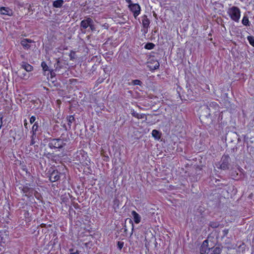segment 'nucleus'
<instances>
[{
  "mask_svg": "<svg viewBox=\"0 0 254 254\" xmlns=\"http://www.w3.org/2000/svg\"><path fill=\"white\" fill-rule=\"evenodd\" d=\"M67 120L68 121V125L70 127L71 126V124L75 121L74 118L73 116H69L67 118Z\"/></svg>",
  "mask_w": 254,
  "mask_h": 254,
  "instance_id": "obj_19",
  "label": "nucleus"
},
{
  "mask_svg": "<svg viewBox=\"0 0 254 254\" xmlns=\"http://www.w3.org/2000/svg\"><path fill=\"white\" fill-rule=\"evenodd\" d=\"M242 22L244 25L247 26L249 25V20L247 16H244L242 19Z\"/></svg>",
  "mask_w": 254,
  "mask_h": 254,
  "instance_id": "obj_25",
  "label": "nucleus"
},
{
  "mask_svg": "<svg viewBox=\"0 0 254 254\" xmlns=\"http://www.w3.org/2000/svg\"><path fill=\"white\" fill-rule=\"evenodd\" d=\"M0 240H1V242L3 243H5L6 242L5 239L3 237H1Z\"/></svg>",
  "mask_w": 254,
  "mask_h": 254,
  "instance_id": "obj_36",
  "label": "nucleus"
},
{
  "mask_svg": "<svg viewBox=\"0 0 254 254\" xmlns=\"http://www.w3.org/2000/svg\"><path fill=\"white\" fill-rule=\"evenodd\" d=\"M230 158L228 155L224 154L221 160L215 164V166L220 169L223 170H227L229 168Z\"/></svg>",
  "mask_w": 254,
  "mask_h": 254,
  "instance_id": "obj_2",
  "label": "nucleus"
},
{
  "mask_svg": "<svg viewBox=\"0 0 254 254\" xmlns=\"http://www.w3.org/2000/svg\"><path fill=\"white\" fill-rule=\"evenodd\" d=\"M39 127V126L38 122H35L34 124L33 125V126L32 127V130H31L30 133L36 134V132L38 131Z\"/></svg>",
  "mask_w": 254,
  "mask_h": 254,
  "instance_id": "obj_17",
  "label": "nucleus"
},
{
  "mask_svg": "<svg viewBox=\"0 0 254 254\" xmlns=\"http://www.w3.org/2000/svg\"><path fill=\"white\" fill-rule=\"evenodd\" d=\"M154 47L155 45L153 43H148L145 45L144 48L147 50H151L153 49L154 48Z\"/></svg>",
  "mask_w": 254,
  "mask_h": 254,
  "instance_id": "obj_22",
  "label": "nucleus"
},
{
  "mask_svg": "<svg viewBox=\"0 0 254 254\" xmlns=\"http://www.w3.org/2000/svg\"><path fill=\"white\" fill-rule=\"evenodd\" d=\"M130 10L133 12L134 17L138 15L140 13V7L138 4H131L129 5Z\"/></svg>",
  "mask_w": 254,
  "mask_h": 254,
  "instance_id": "obj_8",
  "label": "nucleus"
},
{
  "mask_svg": "<svg viewBox=\"0 0 254 254\" xmlns=\"http://www.w3.org/2000/svg\"><path fill=\"white\" fill-rule=\"evenodd\" d=\"M31 135L30 136L31 140L30 145H33L36 143V139H37L36 134V133H31Z\"/></svg>",
  "mask_w": 254,
  "mask_h": 254,
  "instance_id": "obj_18",
  "label": "nucleus"
},
{
  "mask_svg": "<svg viewBox=\"0 0 254 254\" xmlns=\"http://www.w3.org/2000/svg\"><path fill=\"white\" fill-rule=\"evenodd\" d=\"M51 74L52 75H54V73H53L52 71H51Z\"/></svg>",
  "mask_w": 254,
  "mask_h": 254,
  "instance_id": "obj_41",
  "label": "nucleus"
},
{
  "mask_svg": "<svg viewBox=\"0 0 254 254\" xmlns=\"http://www.w3.org/2000/svg\"><path fill=\"white\" fill-rule=\"evenodd\" d=\"M231 18L235 21H238L240 17V10L236 6H233L229 10Z\"/></svg>",
  "mask_w": 254,
  "mask_h": 254,
  "instance_id": "obj_5",
  "label": "nucleus"
},
{
  "mask_svg": "<svg viewBox=\"0 0 254 254\" xmlns=\"http://www.w3.org/2000/svg\"><path fill=\"white\" fill-rule=\"evenodd\" d=\"M131 114L133 117H135L136 118H138L139 115V114L136 113L134 110H131Z\"/></svg>",
  "mask_w": 254,
  "mask_h": 254,
  "instance_id": "obj_28",
  "label": "nucleus"
},
{
  "mask_svg": "<svg viewBox=\"0 0 254 254\" xmlns=\"http://www.w3.org/2000/svg\"><path fill=\"white\" fill-rule=\"evenodd\" d=\"M64 3V1L63 0H57L53 2V6L56 8H61Z\"/></svg>",
  "mask_w": 254,
  "mask_h": 254,
  "instance_id": "obj_15",
  "label": "nucleus"
},
{
  "mask_svg": "<svg viewBox=\"0 0 254 254\" xmlns=\"http://www.w3.org/2000/svg\"><path fill=\"white\" fill-rule=\"evenodd\" d=\"M250 44L253 47H254V37L253 36H249L247 38Z\"/></svg>",
  "mask_w": 254,
  "mask_h": 254,
  "instance_id": "obj_24",
  "label": "nucleus"
},
{
  "mask_svg": "<svg viewBox=\"0 0 254 254\" xmlns=\"http://www.w3.org/2000/svg\"><path fill=\"white\" fill-rule=\"evenodd\" d=\"M65 145L64 141L61 138L53 139L48 143L49 147L51 149H61Z\"/></svg>",
  "mask_w": 254,
  "mask_h": 254,
  "instance_id": "obj_4",
  "label": "nucleus"
},
{
  "mask_svg": "<svg viewBox=\"0 0 254 254\" xmlns=\"http://www.w3.org/2000/svg\"><path fill=\"white\" fill-rule=\"evenodd\" d=\"M142 83L141 81L138 79L133 80L132 81V84L140 85Z\"/></svg>",
  "mask_w": 254,
  "mask_h": 254,
  "instance_id": "obj_27",
  "label": "nucleus"
},
{
  "mask_svg": "<svg viewBox=\"0 0 254 254\" xmlns=\"http://www.w3.org/2000/svg\"><path fill=\"white\" fill-rule=\"evenodd\" d=\"M159 64H158L157 65H155V66H154L155 69L158 68L159 67Z\"/></svg>",
  "mask_w": 254,
  "mask_h": 254,
  "instance_id": "obj_38",
  "label": "nucleus"
},
{
  "mask_svg": "<svg viewBox=\"0 0 254 254\" xmlns=\"http://www.w3.org/2000/svg\"><path fill=\"white\" fill-rule=\"evenodd\" d=\"M2 116L1 115H0V128H1V126H2Z\"/></svg>",
  "mask_w": 254,
  "mask_h": 254,
  "instance_id": "obj_34",
  "label": "nucleus"
},
{
  "mask_svg": "<svg viewBox=\"0 0 254 254\" xmlns=\"http://www.w3.org/2000/svg\"><path fill=\"white\" fill-rule=\"evenodd\" d=\"M131 214L133 217L134 222L136 224H138L140 222L141 220L140 215L135 211H132L131 212Z\"/></svg>",
  "mask_w": 254,
  "mask_h": 254,
  "instance_id": "obj_14",
  "label": "nucleus"
},
{
  "mask_svg": "<svg viewBox=\"0 0 254 254\" xmlns=\"http://www.w3.org/2000/svg\"><path fill=\"white\" fill-rule=\"evenodd\" d=\"M220 226V224L218 222H210L209 223V226L212 228H216Z\"/></svg>",
  "mask_w": 254,
  "mask_h": 254,
  "instance_id": "obj_21",
  "label": "nucleus"
},
{
  "mask_svg": "<svg viewBox=\"0 0 254 254\" xmlns=\"http://www.w3.org/2000/svg\"><path fill=\"white\" fill-rule=\"evenodd\" d=\"M21 67L28 72L31 71L33 69V67L32 65L25 62L22 63Z\"/></svg>",
  "mask_w": 254,
  "mask_h": 254,
  "instance_id": "obj_13",
  "label": "nucleus"
},
{
  "mask_svg": "<svg viewBox=\"0 0 254 254\" xmlns=\"http://www.w3.org/2000/svg\"><path fill=\"white\" fill-rule=\"evenodd\" d=\"M137 119H144V121H145L147 120V116L144 114H139Z\"/></svg>",
  "mask_w": 254,
  "mask_h": 254,
  "instance_id": "obj_26",
  "label": "nucleus"
},
{
  "mask_svg": "<svg viewBox=\"0 0 254 254\" xmlns=\"http://www.w3.org/2000/svg\"><path fill=\"white\" fill-rule=\"evenodd\" d=\"M152 135L156 139L160 138V133L158 130L156 129H153L152 130Z\"/></svg>",
  "mask_w": 254,
  "mask_h": 254,
  "instance_id": "obj_20",
  "label": "nucleus"
},
{
  "mask_svg": "<svg viewBox=\"0 0 254 254\" xmlns=\"http://www.w3.org/2000/svg\"><path fill=\"white\" fill-rule=\"evenodd\" d=\"M207 107L210 113H211V122H213L219 115V106L217 103L212 102L209 103Z\"/></svg>",
  "mask_w": 254,
  "mask_h": 254,
  "instance_id": "obj_1",
  "label": "nucleus"
},
{
  "mask_svg": "<svg viewBox=\"0 0 254 254\" xmlns=\"http://www.w3.org/2000/svg\"><path fill=\"white\" fill-rule=\"evenodd\" d=\"M0 12L1 14L11 16L13 15L12 10L8 7H1L0 8Z\"/></svg>",
  "mask_w": 254,
  "mask_h": 254,
  "instance_id": "obj_11",
  "label": "nucleus"
},
{
  "mask_svg": "<svg viewBox=\"0 0 254 254\" xmlns=\"http://www.w3.org/2000/svg\"><path fill=\"white\" fill-rule=\"evenodd\" d=\"M51 74L52 75H54V73H53L52 71H51Z\"/></svg>",
  "mask_w": 254,
  "mask_h": 254,
  "instance_id": "obj_40",
  "label": "nucleus"
},
{
  "mask_svg": "<svg viewBox=\"0 0 254 254\" xmlns=\"http://www.w3.org/2000/svg\"><path fill=\"white\" fill-rule=\"evenodd\" d=\"M60 61L59 60H58L57 62V63H56L54 65V66L55 67V70H57V69H58L59 66V64H60Z\"/></svg>",
  "mask_w": 254,
  "mask_h": 254,
  "instance_id": "obj_32",
  "label": "nucleus"
},
{
  "mask_svg": "<svg viewBox=\"0 0 254 254\" xmlns=\"http://www.w3.org/2000/svg\"><path fill=\"white\" fill-rule=\"evenodd\" d=\"M229 230L228 229H224L223 230V237H226L228 234Z\"/></svg>",
  "mask_w": 254,
  "mask_h": 254,
  "instance_id": "obj_31",
  "label": "nucleus"
},
{
  "mask_svg": "<svg viewBox=\"0 0 254 254\" xmlns=\"http://www.w3.org/2000/svg\"><path fill=\"white\" fill-rule=\"evenodd\" d=\"M21 189V191L23 193L25 194V195H28L29 194H32L33 191H34V189L32 188H31L28 186H23L21 188H19Z\"/></svg>",
  "mask_w": 254,
  "mask_h": 254,
  "instance_id": "obj_9",
  "label": "nucleus"
},
{
  "mask_svg": "<svg viewBox=\"0 0 254 254\" xmlns=\"http://www.w3.org/2000/svg\"><path fill=\"white\" fill-rule=\"evenodd\" d=\"M24 122V127H25V128H27V122L26 120H25Z\"/></svg>",
  "mask_w": 254,
  "mask_h": 254,
  "instance_id": "obj_35",
  "label": "nucleus"
},
{
  "mask_svg": "<svg viewBox=\"0 0 254 254\" xmlns=\"http://www.w3.org/2000/svg\"><path fill=\"white\" fill-rule=\"evenodd\" d=\"M36 117L35 116H32L30 119V123L33 124L35 122Z\"/></svg>",
  "mask_w": 254,
  "mask_h": 254,
  "instance_id": "obj_30",
  "label": "nucleus"
},
{
  "mask_svg": "<svg viewBox=\"0 0 254 254\" xmlns=\"http://www.w3.org/2000/svg\"><path fill=\"white\" fill-rule=\"evenodd\" d=\"M128 221H129V223H131V224H132V230H133V224L132 223V220L130 219H128Z\"/></svg>",
  "mask_w": 254,
  "mask_h": 254,
  "instance_id": "obj_37",
  "label": "nucleus"
},
{
  "mask_svg": "<svg viewBox=\"0 0 254 254\" xmlns=\"http://www.w3.org/2000/svg\"><path fill=\"white\" fill-rule=\"evenodd\" d=\"M41 66L44 71H49V67L45 62H42L41 63Z\"/></svg>",
  "mask_w": 254,
  "mask_h": 254,
  "instance_id": "obj_23",
  "label": "nucleus"
},
{
  "mask_svg": "<svg viewBox=\"0 0 254 254\" xmlns=\"http://www.w3.org/2000/svg\"><path fill=\"white\" fill-rule=\"evenodd\" d=\"M32 42H33V41L30 39H24L21 41V44L25 49H28L30 48L29 43H31Z\"/></svg>",
  "mask_w": 254,
  "mask_h": 254,
  "instance_id": "obj_12",
  "label": "nucleus"
},
{
  "mask_svg": "<svg viewBox=\"0 0 254 254\" xmlns=\"http://www.w3.org/2000/svg\"><path fill=\"white\" fill-rule=\"evenodd\" d=\"M124 242L119 241L118 242V246L120 250H121L124 246Z\"/></svg>",
  "mask_w": 254,
  "mask_h": 254,
  "instance_id": "obj_29",
  "label": "nucleus"
},
{
  "mask_svg": "<svg viewBox=\"0 0 254 254\" xmlns=\"http://www.w3.org/2000/svg\"><path fill=\"white\" fill-rule=\"evenodd\" d=\"M59 172L58 171L54 170L50 176V180L52 182H55L60 179Z\"/></svg>",
  "mask_w": 254,
  "mask_h": 254,
  "instance_id": "obj_10",
  "label": "nucleus"
},
{
  "mask_svg": "<svg viewBox=\"0 0 254 254\" xmlns=\"http://www.w3.org/2000/svg\"><path fill=\"white\" fill-rule=\"evenodd\" d=\"M211 254H220L221 252V249L218 247L210 248Z\"/></svg>",
  "mask_w": 254,
  "mask_h": 254,
  "instance_id": "obj_16",
  "label": "nucleus"
},
{
  "mask_svg": "<svg viewBox=\"0 0 254 254\" xmlns=\"http://www.w3.org/2000/svg\"><path fill=\"white\" fill-rule=\"evenodd\" d=\"M25 75V74L23 73V77H24Z\"/></svg>",
  "mask_w": 254,
  "mask_h": 254,
  "instance_id": "obj_44",
  "label": "nucleus"
},
{
  "mask_svg": "<svg viewBox=\"0 0 254 254\" xmlns=\"http://www.w3.org/2000/svg\"><path fill=\"white\" fill-rule=\"evenodd\" d=\"M142 23L143 27L142 31L144 33V35H145L148 32V28L150 24V20L146 15H144L142 17Z\"/></svg>",
  "mask_w": 254,
  "mask_h": 254,
  "instance_id": "obj_6",
  "label": "nucleus"
},
{
  "mask_svg": "<svg viewBox=\"0 0 254 254\" xmlns=\"http://www.w3.org/2000/svg\"><path fill=\"white\" fill-rule=\"evenodd\" d=\"M20 71H21V70H20V69H19V70H18V72H20Z\"/></svg>",
  "mask_w": 254,
  "mask_h": 254,
  "instance_id": "obj_43",
  "label": "nucleus"
},
{
  "mask_svg": "<svg viewBox=\"0 0 254 254\" xmlns=\"http://www.w3.org/2000/svg\"><path fill=\"white\" fill-rule=\"evenodd\" d=\"M126 0L128 3H129L131 2V0Z\"/></svg>",
  "mask_w": 254,
  "mask_h": 254,
  "instance_id": "obj_39",
  "label": "nucleus"
},
{
  "mask_svg": "<svg viewBox=\"0 0 254 254\" xmlns=\"http://www.w3.org/2000/svg\"><path fill=\"white\" fill-rule=\"evenodd\" d=\"M80 30L83 33H85L86 29L88 27H90L91 31H94L95 29V26L94 25V22L93 20L89 17L82 20L80 22Z\"/></svg>",
  "mask_w": 254,
  "mask_h": 254,
  "instance_id": "obj_3",
  "label": "nucleus"
},
{
  "mask_svg": "<svg viewBox=\"0 0 254 254\" xmlns=\"http://www.w3.org/2000/svg\"><path fill=\"white\" fill-rule=\"evenodd\" d=\"M127 231V229L126 228V227L125 228V231Z\"/></svg>",
  "mask_w": 254,
  "mask_h": 254,
  "instance_id": "obj_42",
  "label": "nucleus"
},
{
  "mask_svg": "<svg viewBox=\"0 0 254 254\" xmlns=\"http://www.w3.org/2000/svg\"><path fill=\"white\" fill-rule=\"evenodd\" d=\"M201 116L205 117L209 121L211 122V113L209 111L207 105H204L202 107L201 109Z\"/></svg>",
  "mask_w": 254,
  "mask_h": 254,
  "instance_id": "obj_7",
  "label": "nucleus"
},
{
  "mask_svg": "<svg viewBox=\"0 0 254 254\" xmlns=\"http://www.w3.org/2000/svg\"><path fill=\"white\" fill-rule=\"evenodd\" d=\"M70 254H79L77 251H76V252H74V250L73 249H70Z\"/></svg>",
  "mask_w": 254,
  "mask_h": 254,
  "instance_id": "obj_33",
  "label": "nucleus"
}]
</instances>
